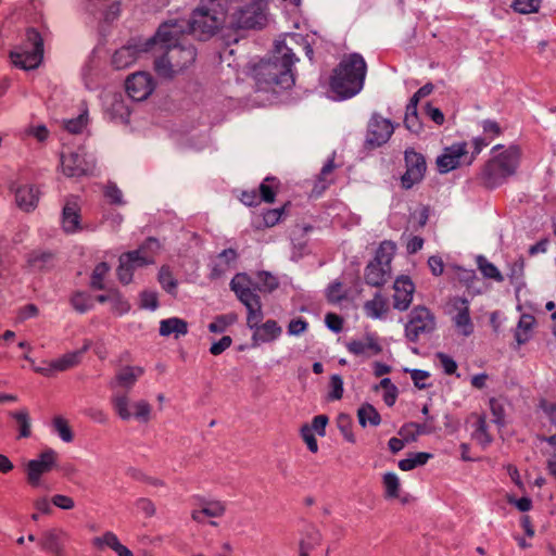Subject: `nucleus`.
<instances>
[{"label": "nucleus", "instance_id": "ea45409f", "mask_svg": "<svg viewBox=\"0 0 556 556\" xmlns=\"http://www.w3.org/2000/svg\"><path fill=\"white\" fill-rule=\"evenodd\" d=\"M257 288L263 292H273L279 286L277 277L268 271H260L257 274Z\"/></svg>", "mask_w": 556, "mask_h": 556}, {"label": "nucleus", "instance_id": "4468645a", "mask_svg": "<svg viewBox=\"0 0 556 556\" xmlns=\"http://www.w3.org/2000/svg\"><path fill=\"white\" fill-rule=\"evenodd\" d=\"M473 162V155L468 154L466 142H456L444 148L443 153L437 159L438 170L446 174L458 166L470 165Z\"/></svg>", "mask_w": 556, "mask_h": 556}, {"label": "nucleus", "instance_id": "39448f33", "mask_svg": "<svg viewBox=\"0 0 556 556\" xmlns=\"http://www.w3.org/2000/svg\"><path fill=\"white\" fill-rule=\"evenodd\" d=\"M229 0H200L188 20L180 18L200 40L212 37L227 21Z\"/></svg>", "mask_w": 556, "mask_h": 556}, {"label": "nucleus", "instance_id": "7c9ffc66", "mask_svg": "<svg viewBox=\"0 0 556 556\" xmlns=\"http://www.w3.org/2000/svg\"><path fill=\"white\" fill-rule=\"evenodd\" d=\"M225 511V506L218 502H208L205 506L199 510L192 511V519L197 522H203L205 517H218Z\"/></svg>", "mask_w": 556, "mask_h": 556}, {"label": "nucleus", "instance_id": "49530a36", "mask_svg": "<svg viewBox=\"0 0 556 556\" xmlns=\"http://www.w3.org/2000/svg\"><path fill=\"white\" fill-rule=\"evenodd\" d=\"M53 427L65 442H71L73 440L74 435L72 429L65 418L62 416H55L53 418Z\"/></svg>", "mask_w": 556, "mask_h": 556}, {"label": "nucleus", "instance_id": "72a5a7b5", "mask_svg": "<svg viewBox=\"0 0 556 556\" xmlns=\"http://www.w3.org/2000/svg\"><path fill=\"white\" fill-rule=\"evenodd\" d=\"M40 545L43 549L51 552L55 556H63V547L59 541L58 534L54 531L46 532Z\"/></svg>", "mask_w": 556, "mask_h": 556}, {"label": "nucleus", "instance_id": "5fc2aeb1", "mask_svg": "<svg viewBox=\"0 0 556 556\" xmlns=\"http://www.w3.org/2000/svg\"><path fill=\"white\" fill-rule=\"evenodd\" d=\"M142 372L140 367H125L118 375V382H134L142 376Z\"/></svg>", "mask_w": 556, "mask_h": 556}, {"label": "nucleus", "instance_id": "bb28decb", "mask_svg": "<svg viewBox=\"0 0 556 556\" xmlns=\"http://www.w3.org/2000/svg\"><path fill=\"white\" fill-rule=\"evenodd\" d=\"M364 312L372 319L383 318L389 312L388 299L377 292L371 300L365 302Z\"/></svg>", "mask_w": 556, "mask_h": 556}, {"label": "nucleus", "instance_id": "a878e982", "mask_svg": "<svg viewBox=\"0 0 556 556\" xmlns=\"http://www.w3.org/2000/svg\"><path fill=\"white\" fill-rule=\"evenodd\" d=\"M346 348L350 353L364 357L378 355L382 350L377 338L370 334L349 342Z\"/></svg>", "mask_w": 556, "mask_h": 556}, {"label": "nucleus", "instance_id": "864d4df0", "mask_svg": "<svg viewBox=\"0 0 556 556\" xmlns=\"http://www.w3.org/2000/svg\"><path fill=\"white\" fill-rule=\"evenodd\" d=\"M404 125L409 131H412L414 134L420 132L422 126L419 121L417 111H407L406 110Z\"/></svg>", "mask_w": 556, "mask_h": 556}, {"label": "nucleus", "instance_id": "a18cd8bd", "mask_svg": "<svg viewBox=\"0 0 556 556\" xmlns=\"http://www.w3.org/2000/svg\"><path fill=\"white\" fill-rule=\"evenodd\" d=\"M326 296L329 303H339L346 298V292L343 290V285L340 281L331 282L326 292Z\"/></svg>", "mask_w": 556, "mask_h": 556}, {"label": "nucleus", "instance_id": "dca6fc26", "mask_svg": "<svg viewBox=\"0 0 556 556\" xmlns=\"http://www.w3.org/2000/svg\"><path fill=\"white\" fill-rule=\"evenodd\" d=\"M90 344V341L87 340L81 349L68 352L45 364V366L38 367L36 370L49 378L54 377L59 372L70 370L80 363L83 355L89 350Z\"/></svg>", "mask_w": 556, "mask_h": 556}, {"label": "nucleus", "instance_id": "a211bd4d", "mask_svg": "<svg viewBox=\"0 0 556 556\" xmlns=\"http://www.w3.org/2000/svg\"><path fill=\"white\" fill-rule=\"evenodd\" d=\"M128 97L134 101H143L155 89V81L148 72H137L128 76L125 81Z\"/></svg>", "mask_w": 556, "mask_h": 556}, {"label": "nucleus", "instance_id": "774afa93", "mask_svg": "<svg viewBox=\"0 0 556 556\" xmlns=\"http://www.w3.org/2000/svg\"><path fill=\"white\" fill-rule=\"evenodd\" d=\"M150 412V405L144 401L138 402L134 405V415L139 419L148 421Z\"/></svg>", "mask_w": 556, "mask_h": 556}, {"label": "nucleus", "instance_id": "412c9836", "mask_svg": "<svg viewBox=\"0 0 556 556\" xmlns=\"http://www.w3.org/2000/svg\"><path fill=\"white\" fill-rule=\"evenodd\" d=\"M10 190L14 193L15 203L20 210L29 213L37 207L40 194L37 186L12 182Z\"/></svg>", "mask_w": 556, "mask_h": 556}, {"label": "nucleus", "instance_id": "6e6552de", "mask_svg": "<svg viewBox=\"0 0 556 556\" xmlns=\"http://www.w3.org/2000/svg\"><path fill=\"white\" fill-rule=\"evenodd\" d=\"M396 245L392 241L384 240L376 251V255L365 268V282L371 287H381L391 278V262Z\"/></svg>", "mask_w": 556, "mask_h": 556}, {"label": "nucleus", "instance_id": "f8f14e48", "mask_svg": "<svg viewBox=\"0 0 556 556\" xmlns=\"http://www.w3.org/2000/svg\"><path fill=\"white\" fill-rule=\"evenodd\" d=\"M155 48V39L152 37L132 38L125 46L115 51L112 64L116 70H123L132 65L147 53H152Z\"/></svg>", "mask_w": 556, "mask_h": 556}, {"label": "nucleus", "instance_id": "58836bf2", "mask_svg": "<svg viewBox=\"0 0 556 556\" xmlns=\"http://www.w3.org/2000/svg\"><path fill=\"white\" fill-rule=\"evenodd\" d=\"M534 324V318L531 315H522L518 323V328L516 331V340L519 344H523L528 341L529 336L528 331L532 328Z\"/></svg>", "mask_w": 556, "mask_h": 556}, {"label": "nucleus", "instance_id": "3c124183", "mask_svg": "<svg viewBox=\"0 0 556 556\" xmlns=\"http://www.w3.org/2000/svg\"><path fill=\"white\" fill-rule=\"evenodd\" d=\"M383 484L386 488V494L388 497H399L400 482L396 476L393 473H387L383 477Z\"/></svg>", "mask_w": 556, "mask_h": 556}, {"label": "nucleus", "instance_id": "4be33fe9", "mask_svg": "<svg viewBox=\"0 0 556 556\" xmlns=\"http://www.w3.org/2000/svg\"><path fill=\"white\" fill-rule=\"evenodd\" d=\"M393 289V307L401 312L406 311L413 301L415 285L409 277L401 276L394 281Z\"/></svg>", "mask_w": 556, "mask_h": 556}, {"label": "nucleus", "instance_id": "a19ab883", "mask_svg": "<svg viewBox=\"0 0 556 556\" xmlns=\"http://www.w3.org/2000/svg\"><path fill=\"white\" fill-rule=\"evenodd\" d=\"M426 427L420 424L409 422L405 424L399 431L400 437H402L407 443L414 442L418 435L424 433Z\"/></svg>", "mask_w": 556, "mask_h": 556}, {"label": "nucleus", "instance_id": "f704fd0d", "mask_svg": "<svg viewBox=\"0 0 556 556\" xmlns=\"http://www.w3.org/2000/svg\"><path fill=\"white\" fill-rule=\"evenodd\" d=\"M159 282L162 288L169 294H176L177 280L173 276L169 267L162 266L159 271Z\"/></svg>", "mask_w": 556, "mask_h": 556}, {"label": "nucleus", "instance_id": "8fccbe9b", "mask_svg": "<svg viewBox=\"0 0 556 556\" xmlns=\"http://www.w3.org/2000/svg\"><path fill=\"white\" fill-rule=\"evenodd\" d=\"M88 122L87 113L79 114L76 118L65 122V129L71 134H80Z\"/></svg>", "mask_w": 556, "mask_h": 556}, {"label": "nucleus", "instance_id": "2f4dec72", "mask_svg": "<svg viewBox=\"0 0 556 556\" xmlns=\"http://www.w3.org/2000/svg\"><path fill=\"white\" fill-rule=\"evenodd\" d=\"M219 263L213 267L212 274L220 276L225 273L237 260L238 254L233 249H225L218 254Z\"/></svg>", "mask_w": 556, "mask_h": 556}, {"label": "nucleus", "instance_id": "4c0bfd02", "mask_svg": "<svg viewBox=\"0 0 556 556\" xmlns=\"http://www.w3.org/2000/svg\"><path fill=\"white\" fill-rule=\"evenodd\" d=\"M109 270L110 266L105 262H101L94 267L90 281V286L92 289L104 290L105 287L103 280Z\"/></svg>", "mask_w": 556, "mask_h": 556}, {"label": "nucleus", "instance_id": "7ed1b4c3", "mask_svg": "<svg viewBox=\"0 0 556 556\" xmlns=\"http://www.w3.org/2000/svg\"><path fill=\"white\" fill-rule=\"evenodd\" d=\"M243 280H245L244 275H237L231 280L230 288L240 302L247 307V325L250 329H254L252 336L253 341L255 343L270 342L277 339L281 333V328L278 326L277 321L273 319L260 325L264 318L261 298L254 290L245 286Z\"/></svg>", "mask_w": 556, "mask_h": 556}, {"label": "nucleus", "instance_id": "603ef678", "mask_svg": "<svg viewBox=\"0 0 556 556\" xmlns=\"http://www.w3.org/2000/svg\"><path fill=\"white\" fill-rule=\"evenodd\" d=\"M337 422H338V427L340 428V430L342 431L344 437L350 442H354L355 439H354V434H353V424H352V419L350 418V416L341 414V415H339Z\"/></svg>", "mask_w": 556, "mask_h": 556}, {"label": "nucleus", "instance_id": "79ce46f5", "mask_svg": "<svg viewBox=\"0 0 556 556\" xmlns=\"http://www.w3.org/2000/svg\"><path fill=\"white\" fill-rule=\"evenodd\" d=\"M430 455L428 453H417L413 457H407L404 459H401L399 462V467L403 471H408L414 469L415 467L419 465H424L429 459Z\"/></svg>", "mask_w": 556, "mask_h": 556}, {"label": "nucleus", "instance_id": "0e129e2a", "mask_svg": "<svg viewBox=\"0 0 556 556\" xmlns=\"http://www.w3.org/2000/svg\"><path fill=\"white\" fill-rule=\"evenodd\" d=\"M283 212L285 207L268 210L263 216L265 226L274 227L276 224H278Z\"/></svg>", "mask_w": 556, "mask_h": 556}, {"label": "nucleus", "instance_id": "13d9d810", "mask_svg": "<svg viewBox=\"0 0 556 556\" xmlns=\"http://www.w3.org/2000/svg\"><path fill=\"white\" fill-rule=\"evenodd\" d=\"M104 195L112 204H124L122 190L115 184H110L106 186Z\"/></svg>", "mask_w": 556, "mask_h": 556}, {"label": "nucleus", "instance_id": "5701e85b", "mask_svg": "<svg viewBox=\"0 0 556 556\" xmlns=\"http://www.w3.org/2000/svg\"><path fill=\"white\" fill-rule=\"evenodd\" d=\"M105 113L110 115L112 119L119 122H127L130 115V109L126 102L123 93L115 92L105 96L104 100Z\"/></svg>", "mask_w": 556, "mask_h": 556}, {"label": "nucleus", "instance_id": "0eeeda50", "mask_svg": "<svg viewBox=\"0 0 556 556\" xmlns=\"http://www.w3.org/2000/svg\"><path fill=\"white\" fill-rule=\"evenodd\" d=\"M43 59V39L33 27L26 29L25 39L10 51L14 66L29 71L37 68Z\"/></svg>", "mask_w": 556, "mask_h": 556}, {"label": "nucleus", "instance_id": "6e6d98bb", "mask_svg": "<svg viewBox=\"0 0 556 556\" xmlns=\"http://www.w3.org/2000/svg\"><path fill=\"white\" fill-rule=\"evenodd\" d=\"M490 409L494 417V422L498 426H504L505 424V410L503 405L495 399H490Z\"/></svg>", "mask_w": 556, "mask_h": 556}, {"label": "nucleus", "instance_id": "1a4fd4ad", "mask_svg": "<svg viewBox=\"0 0 556 556\" xmlns=\"http://www.w3.org/2000/svg\"><path fill=\"white\" fill-rule=\"evenodd\" d=\"M159 248L160 243L155 238H148L139 249L122 254L117 268L118 280L128 285L132 280L134 269L152 263L153 254Z\"/></svg>", "mask_w": 556, "mask_h": 556}, {"label": "nucleus", "instance_id": "9b49d317", "mask_svg": "<svg viewBox=\"0 0 556 556\" xmlns=\"http://www.w3.org/2000/svg\"><path fill=\"white\" fill-rule=\"evenodd\" d=\"M266 4L263 0H253L228 17V25L235 29L262 28L267 21Z\"/></svg>", "mask_w": 556, "mask_h": 556}, {"label": "nucleus", "instance_id": "f03ea898", "mask_svg": "<svg viewBox=\"0 0 556 556\" xmlns=\"http://www.w3.org/2000/svg\"><path fill=\"white\" fill-rule=\"evenodd\" d=\"M298 61L285 41L277 40L270 56L252 67V75L258 90L289 89L294 85L293 64Z\"/></svg>", "mask_w": 556, "mask_h": 556}, {"label": "nucleus", "instance_id": "09e8293b", "mask_svg": "<svg viewBox=\"0 0 556 556\" xmlns=\"http://www.w3.org/2000/svg\"><path fill=\"white\" fill-rule=\"evenodd\" d=\"M540 4L541 0H514L513 8L516 12L529 14L536 12Z\"/></svg>", "mask_w": 556, "mask_h": 556}, {"label": "nucleus", "instance_id": "b1692460", "mask_svg": "<svg viewBox=\"0 0 556 556\" xmlns=\"http://www.w3.org/2000/svg\"><path fill=\"white\" fill-rule=\"evenodd\" d=\"M467 425L471 428V438L482 446L489 445L493 437L489 430L486 416L482 413H472L467 418Z\"/></svg>", "mask_w": 556, "mask_h": 556}, {"label": "nucleus", "instance_id": "c9c22d12", "mask_svg": "<svg viewBox=\"0 0 556 556\" xmlns=\"http://www.w3.org/2000/svg\"><path fill=\"white\" fill-rule=\"evenodd\" d=\"M357 415H358L359 424L362 426H366L367 422H369L372 426H377L381 420L379 413L375 409L374 406H371L369 404L363 405L358 409Z\"/></svg>", "mask_w": 556, "mask_h": 556}, {"label": "nucleus", "instance_id": "338daca9", "mask_svg": "<svg viewBox=\"0 0 556 556\" xmlns=\"http://www.w3.org/2000/svg\"><path fill=\"white\" fill-rule=\"evenodd\" d=\"M231 342L232 340L229 336H224L217 342L212 344L210 352L213 355H219L231 345Z\"/></svg>", "mask_w": 556, "mask_h": 556}, {"label": "nucleus", "instance_id": "f257e3e1", "mask_svg": "<svg viewBox=\"0 0 556 556\" xmlns=\"http://www.w3.org/2000/svg\"><path fill=\"white\" fill-rule=\"evenodd\" d=\"M186 33L190 34L189 26L180 20H169L159 26L153 36L155 48L152 54L154 71L160 77L173 78L195 61V48L188 41Z\"/></svg>", "mask_w": 556, "mask_h": 556}, {"label": "nucleus", "instance_id": "9d476101", "mask_svg": "<svg viewBox=\"0 0 556 556\" xmlns=\"http://www.w3.org/2000/svg\"><path fill=\"white\" fill-rule=\"evenodd\" d=\"M437 330V317L425 305H417L408 314L405 325V337L410 342H418L420 338L431 336Z\"/></svg>", "mask_w": 556, "mask_h": 556}, {"label": "nucleus", "instance_id": "20e7f679", "mask_svg": "<svg viewBox=\"0 0 556 556\" xmlns=\"http://www.w3.org/2000/svg\"><path fill=\"white\" fill-rule=\"evenodd\" d=\"M367 64L359 53L344 55L330 77V89L340 99H350L364 87Z\"/></svg>", "mask_w": 556, "mask_h": 556}, {"label": "nucleus", "instance_id": "de8ad7c7", "mask_svg": "<svg viewBox=\"0 0 556 556\" xmlns=\"http://www.w3.org/2000/svg\"><path fill=\"white\" fill-rule=\"evenodd\" d=\"M112 311L118 315L126 314L130 309L129 303L123 298V295L115 289H112L111 298Z\"/></svg>", "mask_w": 556, "mask_h": 556}, {"label": "nucleus", "instance_id": "e433bc0d", "mask_svg": "<svg viewBox=\"0 0 556 556\" xmlns=\"http://www.w3.org/2000/svg\"><path fill=\"white\" fill-rule=\"evenodd\" d=\"M478 266L485 278L493 279L497 282H502L504 280V277L497 269V267L494 264L490 263L483 256L478 257Z\"/></svg>", "mask_w": 556, "mask_h": 556}, {"label": "nucleus", "instance_id": "cd10ccee", "mask_svg": "<svg viewBox=\"0 0 556 556\" xmlns=\"http://www.w3.org/2000/svg\"><path fill=\"white\" fill-rule=\"evenodd\" d=\"M76 203L67 202L63 207L62 224L65 232L73 233L80 229V215Z\"/></svg>", "mask_w": 556, "mask_h": 556}, {"label": "nucleus", "instance_id": "2eb2a0df", "mask_svg": "<svg viewBox=\"0 0 556 556\" xmlns=\"http://www.w3.org/2000/svg\"><path fill=\"white\" fill-rule=\"evenodd\" d=\"M404 159L406 170L401 178L402 187L404 189H410L414 185L424 179L427 169L426 159L414 149H407Z\"/></svg>", "mask_w": 556, "mask_h": 556}, {"label": "nucleus", "instance_id": "473e14b6", "mask_svg": "<svg viewBox=\"0 0 556 556\" xmlns=\"http://www.w3.org/2000/svg\"><path fill=\"white\" fill-rule=\"evenodd\" d=\"M70 302L73 308L80 314L87 313L93 307L92 298L86 292H75Z\"/></svg>", "mask_w": 556, "mask_h": 556}, {"label": "nucleus", "instance_id": "c03bdc74", "mask_svg": "<svg viewBox=\"0 0 556 556\" xmlns=\"http://www.w3.org/2000/svg\"><path fill=\"white\" fill-rule=\"evenodd\" d=\"M18 427V439L28 438L31 434L29 417L25 412H16L12 414Z\"/></svg>", "mask_w": 556, "mask_h": 556}, {"label": "nucleus", "instance_id": "aec40b11", "mask_svg": "<svg viewBox=\"0 0 556 556\" xmlns=\"http://www.w3.org/2000/svg\"><path fill=\"white\" fill-rule=\"evenodd\" d=\"M393 131L394 126L390 119L374 114L367 125L366 142L371 147H381L390 139Z\"/></svg>", "mask_w": 556, "mask_h": 556}, {"label": "nucleus", "instance_id": "680f3d73", "mask_svg": "<svg viewBox=\"0 0 556 556\" xmlns=\"http://www.w3.org/2000/svg\"><path fill=\"white\" fill-rule=\"evenodd\" d=\"M141 307L154 311L159 306L157 294L154 291H143L140 294Z\"/></svg>", "mask_w": 556, "mask_h": 556}, {"label": "nucleus", "instance_id": "393cba45", "mask_svg": "<svg viewBox=\"0 0 556 556\" xmlns=\"http://www.w3.org/2000/svg\"><path fill=\"white\" fill-rule=\"evenodd\" d=\"M27 267L34 273L48 271L56 264V256L51 251L34 250L27 254Z\"/></svg>", "mask_w": 556, "mask_h": 556}, {"label": "nucleus", "instance_id": "423d86ee", "mask_svg": "<svg viewBox=\"0 0 556 556\" xmlns=\"http://www.w3.org/2000/svg\"><path fill=\"white\" fill-rule=\"evenodd\" d=\"M520 161V150L510 146L502 153L491 159L482 169V179L486 188L501 186L509 176H513Z\"/></svg>", "mask_w": 556, "mask_h": 556}, {"label": "nucleus", "instance_id": "c756f323", "mask_svg": "<svg viewBox=\"0 0 556 556\" xmlns=\"http://www.w3.org/2000/svg\"><path fill=\"white\" fill-rule=\"evenodd\" d=\"M334 168H336L334 156H332L323 166V168L318 175L317 181L315 182L313 192L316 195H320L328 188V186L332 182V179L329 178V176L332 174Z\"/></svg>", "mask_w": 556, "mask_h": 556}, {"label": "nucleus", "instance_id": "69168bd1", "mask_svg": "<svg viewBox=\"0 0 556 556\" xmlns=\"http://www.w3.org/2000/svg\"><path fill=\"white\" fill-rule=\"evenodd\" d=\"M325 321L327 327L332 330L333 332H340L343 327V319L334 314V313H328L325 317Z\"/></svg>", "mask_w": 556, "mask_h": 556}, {"label": "nucleus", "instance_id": "c85d7f7f", "mask_svg": "<svg viewBox=\"0 0 556 556\" xmlns=\"http://www.w3.org/2000/svg\"><path fill=\"white\" fill-rule=\"evenodd\" d=\"M187 332L188 325L180 318L172 317L163 319L160 323V334L163 337L175 334V337L178 338L180 336L187 334Z\"/></svg>", "mask_w": 556, "mask_h": 556}, {"label": "nucleus", "instance_id": "052dcab7", "mask_svg": "<svg viewBox=\"0 0 556 556\" xmlns=\"http://www.w3.org/2000/svg\"><path fill=\"white\" fill-rule=\"evenodd\" d=\"M435 357L445 374L452 375L456 371L457 364L451 356L440 352L435 355Z\"/></svg>", "mask_w": 556, "mask_h": 556}, {"label": "nucleus", "instance_id": "f3484780", "mask_svg": "<svg viewBox=\"0 0 556 556\" xmlns=\"http://www.w3.org/2000/svg\"><path fill=\"white\" fill-rule=\"evenodd\" d=\"M448 305V314L458 331L465 337L472 334L475 327L470 317L469 301L466 298L455 296L450 300Z\"/></svg>", "mask_w": 556, "mask_h": 556}, {"label": "nucleus", "instance_id": "ddd939ff", "mask_svg": "<svg viewBox=\"0 0 556 556\" xmlns=\"http://www.w3.org/2000/svg\"><path fill=\"white\" fill-rule=\"evenodd\" d=\"M58 453L52 448L40 452L38 458L29 460L24 467L26 482L31 488L41 486V478L58 467Z\"/></svg>", "mask_w": 556, "mask_h": 556}, {"label": "nucleus", "instance_id": "6ab92c4d", "mask_svg": "<svg viewBox=\"0 0 556 556\" xmlns=\"http://www.w3.org/2000/svg\"><path fill=\"white\" fill-rule=\"evenodd\" d=\"M61 166L64 175L67 177H80L88 175L94 168V161L79 152H68L61 154Z\"/></svg>", "mask_w": 556, "mask_h": 556}, {"label": "nucleus", "instance_id": "37998d69", "mask_svg": "<svg viewBox=\"0 0 556 556\" xmlns=\"http://www.w3.org/2000/svg\"><path fill=\"white\" fill-rule=\"evenodd\" d=\"M275 181V177H267L260 185V201H264L266 203H273L275 201L276 191L274 190V186L271 185Z\"/></svg>", "mask_w": 556, "mask_h": 556}, {"label": "nucleus", "instance_id": "4d7b16f0", "mask_svg": "<svg viewBox=\"0 0 556 556\" xmlns=\"http://www.w3.org/2000/svg\"><path fill=\"white\" fill-rule=\"evenodd\" d=\"M539 407L548 417L553 425H556V402L546 397H541L539 401Z\"/></svg>", "mask_w": 556, "mask_h": 556}, {"label": "nucleus", "instance_id": "e2e57ef3", "mask_svg": "<svg viewBox=\"0 0 556 556\" xmlns=\"http://www.w3.org/2000/svg\"><path fill=\"white\" fill-rule=\"evenodd\" d=\"M482 129L483 134L486 136L488 139L492 140L495 137L500 136L502 134V129L500 125L491 119H485L482 122Z\"/></svg>", "mask_w": 556, "mask_h": 556}, {"label": "nucleus", "instance_id": "bf43d9fd", "mask_svg": "<svg viewBox=\"0 0 556 556\" xmlns=\"http://www.w3.org/2000/svg\"><path fill=\"white\" fill-rule=\"evenodd\" d=\"M301 435L304 442L306 443L308 450L312 453H316L318 451V444L315 439L314 432L312 431V427L309 425H304L301 428Z\"/></svg>", "mask_w": 556, "mask_h": 556}]
</instances>
